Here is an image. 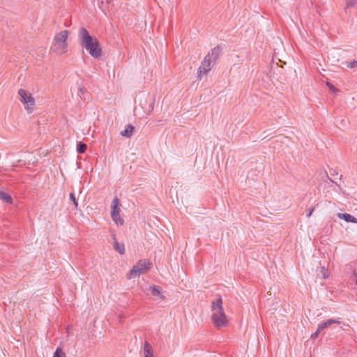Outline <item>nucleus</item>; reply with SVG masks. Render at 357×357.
<instances>
[{
  "instance_id": "1",
  "label": "nucleus",
  "mask_w": 357,
  "mask_h": 357,
  "mask_svg": "<svg viewBox=\"0 0 357 357\" xmlns=\"http://www.w3.org/2000/svg\"><path fill=\"white\" fill-rule=\"evenodd\" d=\"M80 44L95 58H100L102 55V48L97 38L91 36L85 29L79 31Z\"/></svg>"
},
{
  "instance_id": "2",
  "label": "nucleus",
  "mask_w": 357,
  "mask_h": 357,
  "mask_svg": "<svg viewBox=\"0 0 357 357\" xmlns=\"http://www.w3.org/2000/svg\"><path fill=\"white\" fill-rule=\"evenodd\" d=\"M211 307V320L213 325L217 328L226 326L227 319L224 312L221 298H218L215 301H213Z\"/></svg>"
},
{
  "instance_id": "3",
  "label": "nucleus",
  "mask_w": 357,
  "mask_h": 357,
  "mask_svg": "<svg viewBox=\"0 0 357 357\" xmlns=\"http://www.w3.org/2000/svg\"><path fill=\"white\" fill-rule=\"evenodd\" d=\"M69 32L63 30L56 33L51 46V50L57 55L66 54L68 52Z\"/></svg>"
},
{
  "instance_id": "4",
  "label": "nucleus",
  "mask_w": 357,
  "mask_h": 357,
  "mask_svg": "<svg viewBox=\"0 0 357 357\" xmlns=\"http://www.w3.org/2000/svg\"><path fill=\"white\" fill-rule=\"evenodd\" d=\"M20 102L24 105V109L29 113L32 112L36 106V100L33 94L25 89H20L17 92Z\"/></svg>"
},
{
  "instance_id": "5",
  "label": "nucleus",
  "mask_w": 357,
  "mask_h": 357,
  "mask_svg": "<svg viewBox=\"0 0 357 357\" xmlns=\"http://www.w3.org/2000/svg\"><path fill=\"white\" fill-rule=\"evenodd\" d=\"M151 268V263L149 260H139L132 266L129 272V278L139 276L141 274L146 273Z\"/></svg>"
},
{
  "instance_id": "6",
  "label": "nucleus",
  "mask_w": 357,
  "mask_h": 357,
  "mask_svg": "<svg viewBox=\"0 0 357 357\" xmlns=\"http://www.w3.org/2000/svg\"><path fill=\"white\" fill-rule=\"evenodd\" d=\"M121 204L120 201L117 197H115L111 204V216L114 222L118 226H121L123 225V220L120 216L121 211Z\"/></svg>"
},
{
  "instance_id": "7",
  "label": "nucleus",
  "mask_w": 357,
  "mask_h": 357,
  "mask_svg": "<svg viewBox=\"0 0 357 357\" xmlns=\"http://www.w3.org/2000/svg\"><path fill=\"white\" fill-rule=\"evenodd\" d=\"M213 63V61L211 54H208L204 57L201 66L198 68L197 77L199 79H201L204 75H206L211 70Z\"/></svg>"
},
{
  "instance_id": "8",
  "label": "nucleus",
  "mask_w": 357,
  "mask_h": 357,
  "mask_svg": "<svg viewBox=\"0 0 357 357\" xmlns=\"http://www.w3.org/2000/svg\"><path fill=\"white\" fill-rule=\"evenodd\" d=\"M143 357H155L152 346L148 342H145L142 349Z\"/></svg>"
},
{
  "instance_id": "9",
  "label": "nucleus",
  "mask_w": 357,
  "mask_h": 357,
  "mask_svg": "<svg viewBox=\"0 0 357 357\" xmlns=\"http://www.w3.org/2000/svg\"><path fill=\"white\" fill-rule=\"evenodd\" d=\"M333 324H340V321H337L335 319H328L326 321L322 322L320 324H319V326L317 327L318 328V331H321L324 328L328 327L329 326H331Z\"/></svg>"
},
{
  "instance_id": "10",
  "label": "nucleus",
  "mask_w": 357,
  "mask_h": 357,
  "mask_svg": "<svg viewBox=\"0 0 357 357\" xmlns=\"http://www.w3.org/2000/svg\"><path fill=\"white\" fill-rule=\"evenodd\" d=\"M337 216L346 222L357 223L356 218L349 213H338Z\"/></svg>"
},
{
  "instance_id": "11",
  "label": "nucleus",
  "mask_w": 357,
  "mask_h": 357,
  "mask_svg": "<svg viewBox=\"0 0 357 357\" xmlns=\"http://www.w3.org/2000/svg\"><path fill=\"white\" fill-rule=\"evenodd\" d=\"M114 248L116 252L120 255L125 254V246L123 243H119L115 238L114 243Z\"/></svg>"
},
{
  "instance_id": "12",
  "label": "nucleus",
  "mask_w": 357,
  "mask_h": 357,
  "mask_svg": "<svg viewBox=\"0 0 357 357\" xmlns=\"http://www.w3.org/2000/svg\"><path fill=\"white\" fill-rule=\"evenodd\" d=\"M134 127L130 124L127 125L125 130L121 132V135L125 137H130L132 135Z\"/></svg>"
},
{
  "instance_id": "13",
  "label": "nucleus",
  "mask_w": 357,
  "mask_h": 357,
  "mask_svg": "<svg viewBox=\"0 0 357 357\" xmlns=\"http://www.w3.org/2000/svg\"><path fill=\"white\" fill-rule=\"evenodd\" d=\"M150 289H151V294L153 296H158L160 298H163V296L161 295V291L159 287H158L156 286H151L150 287Z\"/></svg>"
},
{
  "instance_id": "14",
  "label": "nucleus",
  "mask_w": 357,
  "mask_h": 357,
  "mask_svg": "<svg viewBox=\"0 0 357 357\" xmlns=\"http://www.w3.org/2000/svg\"><path fill=\"white\" fill-rule=\"evenodd\" d=\"M0 198H1V199H2L3 201H4L7 203H10V204L12 203L11 197L8 194H7L4 192H0Z\"/></svg>"
},
{
  "instance_id": "15",
  "label": "nucleus",
  "mask_w": 357,
  "mask_h": 357,
  "mask_svg": "<svg viewBox=\"0 0 357 357\" xmlns=\"http://www.w3.org/2000/svg\"><path fill=\"white\" fill-rule=\"evenodd\" d=\"M87 146L85 144L79 143L77 146V152L79 153H83L86 151Z\"/></svg>"
},
{
  "instance_id": "16",
  "label": "nucleus",
  "mask_w": 357,
  "mask_h": 357,
  "mask_svg": "<svg viewBox=\"0 0 357 357\" xmlns=\"http://www.w3.org/2000/svg\"><path fill=\"white\" fill-rule=\"evenodd\" d=\"M65 353L62 351L61 349L57 348L54 354L53 357H65Z\"/></svg>"
},
{
  "instance_id": "17",
  "label": "nucleus",
  "mask_w": 357,
  "mask_h": 357,
  "mask_svg": "<svg viewBox=\"0 0 357 357\" xmlns=\"http://www.w3.org/2000/svg\"><path fill=\"white\" fill-rule=\"evenodd\" d=\"M357 0H347L346 1V8L354 7L356 3Z\"/></svg>"
},
{
  "instance_id": "18",
  "label": "nucleus",
  "mask_w": 357,
  "mask_h": 357,
  "mask_svg": "<svg viewBox=\"0 0 357 357\" xmlns=\"http://www.w3.org/2000/svg\"><path fill=\"white\" fill-rule=\"evenodd\" d=\"M70 199L73 201L74 205H75V208L76 209H77L78 208V202L75 197V195H73V193H70Z\"/></svg>"
},
{
  "instance_id": "19",
  "label": "nucleus",
  "mask_w": 357,
  "mask_h": 357,
  "mask_svg": "<svg viewBox=\"0 0 357 357\" xmlns=\"http://www.w3.org/2000/svg\"><path fill=\"white\" fill-rule=\"evenodd\" d=\"M320 333H321V331H318V328H317V331L311 335V338L313 340H315L318 337V335Z\"/></svg>"
},
{
  "instance_id": "20",
  "label": "nucleus",
  "mask_w": 357,
  "mask_h": 357,
  "mask_svg": "<svg viewBox=\"0 0 357 357\" xmlns=\"http://www.w3.org/2000/svg\"><path fill=\"white\" fill-rule=\"evenodd\" d=\"M326 85H327V86L328 87V89H329L331 91H335V89L334 86H333L331 83H330V82H326Z\"/></svg>"
},
{
  "instance_id": "21",
  "label": "nucleus",
  "mask_w": 357,
  "mask_h": 357,
  "mask_svg": "<svg viewBox=\"0 0 357 357\" xmlns=\"http://www.w3.org/2000/svg\"><path fill=\"white\" fill-rule=\"evenodd\" d=\"M321 272H323V278H328V275H326V273H325V272H326V270H325L324 267H321Z\"/></svg>"
},
{
  "instance_id": "22",
  "label": "nucleus",
  "mask_w": 357,
  "mask_h": 357,
  "mask_svg": "<svg viewBox=\"0 0 357 357\" xmlns=\"http://www.w3.org/2000/svg\"><path fill=\"white\" fill-rule=\"evenodd\" d=\"M314 211V208H312L309 210V212L307 215V217H310Z\"/></svg>"
},
{
  "instance_id": "23",
  "label": "nucleus",
  "mask_w": 357,
  "mask_h": 357,
  "mask_svg": "<svg viewBox=\"0 0 357 357\" xmlns=\"http://www.w3.org/2000/svg\"><path fill=\"white\" fill-rule=\"evenodd\" d=\"M355 282V283L357 284V273H354V279H353Z\"/></svg>"
},
{
  "instance_id": "24",
  "label": "nucleus",
  "mask_w": 357,
  "mask_h": 357,
  "mask_svg": "<svg viewBox=\"0 0 357 357\" xmlns=\"http://www.w3.org/2000/svg\"><path fill=\"white\" fill-rule=\"evenodd\" d=\"M78 91H79V93H84L83 89L82 87L79 86Z\"/></svg>"
}]
</instances>
